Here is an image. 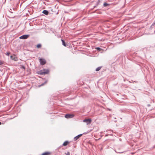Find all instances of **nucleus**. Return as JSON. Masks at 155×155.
<instances>
[{
  "mask_svg": "<svg viewBox=\"0 0 155 155\" xmlns=\"http://www.w3.org/2000/svg\"><path fill=\"white\" fill-rule=\"evenodd\" d=\"M49 72V70L48 69H43V70L38 71V74L40 75H43L48 74Z\"/></svg>",
  "mask_w": 155,
  "mask_h": 155,
  "instance_id": "1",
  "label": "nucleus"
},
{
  "mask_svg": "<svg viewBox=\"0 0 155 155\" xmlns=\"http://www.w3.org/2000/svg\"><path fill=\"white\" fill-rule=\"evenodd\" d=\"M29 36V35H24L20 36L19 37V38L22 39H25L28 38Z\"/></svg>",
  "mask_w": 155,
  "mask_h": 155,
  "instance_id": "2",
  "label": "nucleus"
},
{
  "mask_svg": "<svg viewBox=\"0 0 155 155\" xmlns=\"http://www.w3.org/2000/svg\"><path fill=\"white\" fill-rule=\"evenodd\" d=\"M74 116V115L73 114H67L65 115L64 117L66 118H71Z\"/></svg>",
  "mask_w": 155,
  "mask_h": 155,
  "instance_id": "3",
  "label": "nucleus"
},
{
  "mask_svg": "<svg viewBox=\"0 0 155 155\" xmlns=\"http://www.w3.org/2000/svg\"><path fill=\"white\" fill-rule=\"evenodd\" d=\"M39 60L40 63L41 65H43L46 64V61L44 59L41 58Z\"/></svg>",
  "mask_w": 155,
  "mask_h": 155,
  "instance_id": "4",
  "label": "nucleus"
},
{
  "mask_svg": "<svg viewBox=\"0 0 155 155\" xmlns=\"http://www.w3.org/2000/svg\"><path fill=\"white\" fill-rule=\"evenodd\" d=\"M83 122L86 123L87 125L90 124L91 122V120L90 119H85L83 120Z\"/></svg>",
  "mask_w": 155,
  "mask_h": 155,
  "instance_id": "5",
  "label": "nucleus"
},
{
  "mask_svg": "<svg viewBox=\"0 0 155 155\" xmlns=\"http://www.w3.org/2000/svg\"><path fill=\"white\" fill-rule=\"evenodd\" d=\"M83 134H81L75 136L74 138V141L77 140L80 137L83 135Z\"/></svg>",
  "mask_w": 155,
  "mask_h": 155,
  "instance_id": "6",
  "label": "nucleus"
},
{
  "mask_svg": "<svg viewBox=\"0 0 155 155\" xmlns=\"http://www.w3.org/2000/svg\"><path fill=\"white\" fill-rule=\"evenodd\" d=\"M69 143V142L68 141H65L62 144V145L60 147H59L58 148H60L61 147H62L63 146H66Z\"/></svg>",
  "mask_w": 155,
  "mask_h": 155,
  "instance_id": "7",
  "label": "nucleus"
},
{
  "mask_svg": "<svg viewBox=\"0 0 155 155\" xmlns=\"http://www.w3.org/2000/svg\"><path fill=\"white\" fill-rule=\"evenodd\" d=\"M42 13L46 15H48V14L49 12L47 10H44L43 11Z\"/></svg>",
  "mask_w": 155,
  "mask_h": 155,
  "instance_id": "8",
  "label": "nucleus"
},
{
  "mask_svg": "<svg viewBox=\"0 0 155 155\" xmlns=\"http://www.w3.org/2000/svg\"><path fill=\"white\" fill-rule=\"evenodd\" d=\"M50 154V153L49 152H45L43 153L41 155H49Z\"/></svg>",
  "mask_w": 155,
  "mask_h": 155,
  "instance_id": "9",
  "label": "nucleus"
},
{
  "mask_svg": "<svg viewBox=\"0 0 155 155\" xmlns=\"http://www.w3.org/2000/svg\"><path fill=\"white\" fill-rule=\"evenodd\" d=\"M61 41L62 42V44L63 45H64V46H66V44L65 43V42L64 40L63 39H61Z\"/></svg>",
  "mask_w": 155,
  "mask_h": 155,
  "instance_id": "10",
  "label": "nucleus"
},
{
  "mask_svg": "<svg viewBox=\"0 0 155 155\" xmlns=\"http://www.w3.org/2000/svg\"><path fill=\"white\" fill-rule=\"evenodd\" d=\"M103 6L104 7H106L107 6H109L110 5V4H108L106 2H104V4H103Z\"/></svg>",
  "mask_w": 155,
  "mask_h": 155,
  "instance_id": "11",
  "label": "nucleus"
},
{
  "mask_svg": "<svg viewBox=\"0 0 155 155\" xmlns=\"http://www.w3.org/2000/svg\"><path fill=\"white\" fill-rule=\"evenodd\" d=\"M101 66H100V67H97V68H96V70H95V71H99L101 69Z\"/></svg>",
  "mask_w": 155,
  "mask_h": 155,
  "instance_id": "12",
  "label": "nucleus"
},
{
  "mask_svg": "<svg viewBox=\"0 0 155 155\" xmlns=\"http://www.w3.org/2000/svg\"><path fill=\"white\" fill-rule=\"evenodd\" d=\"M48 82V80L46 81L45 82H44L43 83H42L40 85V86H42L44 85V84H46L47 82Z\"/></svg>",
  "mask_w": 155,
  "mask_h": 155,
  "instance_id": "13",
  "label": "nucleus"
},
{
  "mask_svg": "<svg viewBox=\"0 0 155 155\" xmlns=\"http://www.w3.org/2000/svg\"><path fill=\"white\" fill-rule=\"evenodd\" d=\"M41 44H38L37 46L36 47L38 48H40L41 47Z\"/></svg>",
  "mask_w": 155,
  "mask_h": 155,
  "instance_id": "14",
  "label": "nucleus"
},
{
  "mask_svg": "<svg viewBox=\"0 0 155 155\" xmlns=\"http://www.w3.org/2000/svg\"><path fill=\"white\" fill-rule=\"evenodd\" d=\"M101 2V1L100 0H98V1L96 3L97 5H100V3Z\"/></svg>",
  "mask_w": 155,
  "mask_h": 155,
  "instance_id": "15",
  "label": "nucleus"
},
{
  "mask_svg": "<svg viewBox=\"0 0 155 155\" xmlns=\"http://www.w3.org/2000/svg\"><path fill=\"white\" fill-rule=\"evenodd\" d=\"M97 51H100L101 50V49L100 47H97L96 48Z\"/></svg>",
  "mask_w": 155,
  "mask_h": 155,
  "instance_id": "16",
  "label": "nucleus"
},
{
  "mask_svg": "<svg viewBox=\"0 0 155 155\" xmlns=\"http://www.w3.org/2000/svg\"><path fill=\"white\" fill-rule=\"evenodd\" d=\"M10 54V53L9 52H7L6 54H5L8 56H9V54Z\"/></svg>",
  "mask_w": 155,
  "mask_h": 155,
  "instance_id": "17",
  "label": "nucleus"
},
{
  "mask_svg": "<svg viewBox=\"0 0 155 155\" xmlns=\"http://www.w3.org/2000/svg\"><path fill=\"white\" fill-rule=\"evenodd\" d=\"M3 64V63L1 62V61H0V67L1 66V65H2V64Z\"/></svg>",
  "mask_w": 155,
  "mask_h": 155,
  "instance_id": "18",
  "label": "nucleus"
},
{
  "mask_svg": "<svg viewBox=\"0 0 155 155\" xmlns=\"http://www.w3.org/2000/svg\"><path fill=\"white\" fill-rule=\"evenodd\" d=\"M66 155H70V153L69 152H68L66 153H65Z\"/></svg>",
  "mask_w": 155,
  "mask_h": 155,
  "instance_id": "19",
  "label": "nucleus"
},
{
  "mask_svg": "<svg viewBox=\"0 0 155 155\" xmlns=\"http://www.w3.org/2000/svg\"><path fill=\"white\" fill-rule=\"evenodd\" d=\"M155 24V22L153 23L151 25V26H153Z\"/></svg>",
  "mask_w": 155,
  "mask_h": 155,
  "instance_id": "20",
  "label": "nucleus"
},
{
  "mask_svg": "<svg viewBox=\"0 0 155 155\" xmlns=\"http://www.w3.org/2000/svg\"><path fill=\"white\" fill-rule=\"evenodd\" d=\"M97 6V5L96 4L95 6H94L93 8L96 7Z\"/></svg>",
  "mask_w": 155,
  "mask_h": 155,
  "instance_id": "21",
  "label": "nucleus"
},
{
  "mask_svg": "<svg viewBox=\"0 0 155 155\" xmlns=\"http://www.w3.org/2000/svg\"><path fill=\"white\" fill-rule=\"evenodd\" d=\"M6 1V0H5L4 2H3V5L5 3Z\"/></svg>",
  "mask_w": 155,
  "mask_h": 155,
  "instance_id": "22",
  "label": "nucleus"
},
{
  "mask_svg": "<svg viewBox=\"0 0 155 155\" xmlns=\"http://www.w3.org/2000/svg\"><path fill=\"white\" fill-rule=\"evenodd\" d=\"M132 83H134V82H137V81H132Z\"/></svg>",
  "mask_w": 155,
  "mask_h": 155,
  "instance_id": "23",
  "label": "nucleus"
},
{
  "mask_svg": "<svg viewBox=\"0 0 155 155\" xmlns=\"http://www.w3.org/2000/svg\"><path fill=\"white\" fill-rule=\"evenodd\" d=\"M22 68H23V69H25V66H22Z\"/></svg>",
  "mask_w": 155,
  "mask_h": 155,
  "instance_id": "24",
  "label": "nucleus"
},
{
  "mask_svg": "<svg viewBox=\"0 0 155 155\" xmlns=\"http://www.w3.org/2000/svg\"><path fill=\"white\" fill-rule=\"evenodd\" d=\"M149 107L150 106V104H148L147 105Z\"/></svg>",
  "mask_w": 155,
  "mask_h": 155,
  "instance_id": "25",
  "label": "nucleus"
},
{
  "mask_svg": "<svg viewBox=\"0 0 155 155\" xmlns=\"http://www.w3.org/2000/svg\"><path fill=\"white\" fill-rule=\"evenodd\" d=\"M153 26H151H151L150 27V28H152L153 27Z\"/></svg>",
  "mask_w": 155,
  "mask_h": 155,
  "instance_id": "26",
  "label": "nucleus"
},
{
  "mask_svg": "<svg viewBox=\"0 0 155 155\" xmlns=\"http://www.w3.org/2000/svg\"><path fill=\"white\" fill-rule=\"evenodd\" d=\"M110 135L112 136V135H113V134H110Z\"/></svg>",
  "mask_w": 155,
  "mask_h": 155,
  "instance_id": "27",
  "label": "nucleus"
},
{
  "mask_svg": "<svg viewBox=\"0 0 155 155\" xmlns=\"http://www.w3.org/2000/svg\"><path fill=\"white\" fill-rule=\"evenodd\" d=\"M119 153H122V152H118Z\"/></svg>",
  "mask_w": 155,
  "mask_h": 155,
  "instance_id": "28",
  "label": "nucleus"
},
{
  "mask_svg": "<svg viewBox=\"0 0 155 155\" xmlns=\"http://www.w3.org/2000/svg\"><path fill=\"white\" fill-rule=\"evenodd\" d=\"M1 124V122H0V125Z\"/></svg>",
  "mask_w": 155,
  "mask_h": 155,
  "instance_id": "29",
  "label": "nucleus"
},
{
  "mask_svg": "<svg viewBox=\"0 0 155 155\" xmlns=\"http://www.w3.org/2000/svg\"><path fill=\"white\" fill-rule=\"evenodd\" d=\"M129 82H130V83H131V82L130 81H129Z\"/></svg>",
  "mask_w": 155,
  "mask_h": 155,
  "instance_id": "30",
  "label": "nucleus"
},
{
  "mask_svg": "<svg viewBox=\"0 0 155 155\" xmlns=\"http://www.w3.org/2000/svg\"><path fill=\"white\" fill-rule=\"evenodd\" d=\"M105 136H107V134H106V135H105Z\"/></svg>",
  "mask_w": 155,
  "mask_h": 155,
  "instance_id": "31",
  "label": "nucleus"
}]
</instances>
